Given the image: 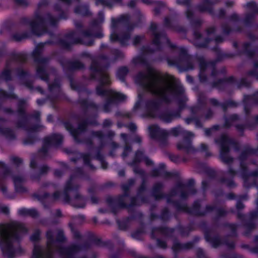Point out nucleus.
<instances>
[{
	"label": "nucleus",
	"mask_w": 258,
	"mask_h": 258,
	"mask_svg": "<svg viewBox=\"0 0 258 258\" xmlns=\"http://www.w3.org/2000/svg\"><path fill=\"white\" fill-rule=\"evenodd\" d=\"M143 79L145 82L144 86L155 95L164 97L166 94L175 93L174 80L172 76L163 80L156 71L150 69L148 75Z\"/></svg>",
	"instance_id": "1"
},
{
	"label": "nucleus",
	"mask_w": 258,
	"mask_h": 258,
	"mask_svg": "<svg viewBox=\"0 0 258 258\" xmlns=\"http://www.w3.org/2000/svg\"><path fill=\"white\" fill-rule=\"evenodd\" d=\"M23 229V225L16 223L0 225V246L4 254L8 258H12L13 253L12 241L16 238L17 233Z\"/></svg>",
	"instance_id": "2"
},
{
	"label": "nucleus",
	"mask_w": 258,
	"mask_h": 258,
	"mask_svg": "<svg viewBox=\"0 0 258 258\" xmlns=\"http://www.w3.org/2000/svg\"><path fill=\"white\" fill-rule=\"evenodd\" d=\"M113 97L119 101L123 100L125 98V96L118 92H114L113 94Z\"/></svg>",
	"instance_id": "3"
},
{
	"label": "nucleus",
	"mask_w": 258,
	"mask_h": 258,
	"mask_svg": "<svg viewBox=\"0 0 258 258\" xmlns=\"http://www.w3.org/2000/svg\"><path fill=\"white\" fill-rule=\"evenodd\" d=\"M110 39L112 41H115L116 40H119L121 43H123L120 38H119L118 36H117L115 34L112 33L110 35Z\"/></svg>",
	"instance_id": "4"
},
{
	"label": "nucleus",
	"mask_w": 258,
	"mask_h": 258,
	"mask_svg": "<svg viewBox=\"0 0 258 258\" xmlns=\"http://www.w3.org/2000/svg\"><path fill=\"white\" fill-rule=\"evenodd\" d=\"M178 147L179 148H181V147H180V146H178Z\"/></svg>",
	"instance_id": "5"
},
{
	"label": "nucleus",
	"mask_w": 258,
	"mask_h": 258,
	"mask_svg": "<svg viewBox=\"0 0 258 258\" xmlns=\"http://www.w3.org/2000/svg\"><path fill=\"white\" fill-rule=\"evenodd\" d=\"M152 127H150L149 128V130H151L152 129Z\"/></svg>",
	"instance_id": "6"
}]
</instances>
